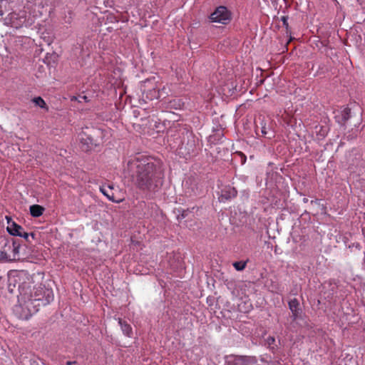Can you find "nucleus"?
I'll list each match as a JSON object with an SVG mask.
<instances>
[{
	"label": "nucleus",
	"instance_id": "obj_1",
	"mask_svg": "<svg viewBox=\"0 0 365 365\" xmlns=\"http://www.w3.org/2000/svg\"><path fill=\"white\" fill-rule=\"evenodd\" d=\"M25 279L19 286L18 304L14 307V314L20 319L27 320L36 314L41 306H45L53 300L51 289L33 285L32 278L24 274Z\"/></svg>",
	"mask_w": 365,
	"mask_h": 365
},
{
	"label": "nucleus",
	"instance_id": "obj_2",
	"mask_svg": "<svg viewBox=\"0 0 365 365\" xmlns=\"http://www.w3.org/2000/svg\"><path fill=\"white\" fill-rule=\"evenodd\" d=\"M130 169L133 185L143 193H155L163 185V170L153 158L145 156L137 158L130 163Z\"/></svg>",
	"mask_w": 365,
	"mask_h": 365
},
{
	"label": "nucleus",
	"instance_id": "obj_3",
	"mask_svg": "<svg viewBox=\"0 0 365 365\" xmlns=\"http://www.w3.org/2000/svg\"><path fill=\"white\" fill-rule=\"evenodd\" d=\"M41 16V13L38 11L37 14L35 11H29V16L26 15V11H23L19 13L11 12L8 16L4 19V24L11 27L19 29L23 26L31 25L34 19Z\"/></svg>",
	"mask_w": 365,
	"mask_h": 365
},
{
	"label": "nucleus",
	"instance_id": "obj_4",
	"mask_svg": "<svg viewBox=\"0 0 365 365\" xmlns=\"http://www.w3.org/2000/svg\"><path fill=\"white\" fill-rule=\"evenodd\" d=\"M6 218L8 220V222H7L8 225H7L6 230L10 235H11L13 236H19V237H24L26 240V241L29 243L31 242L30 237H31L33 240L35 239V237H36L35 233H34V232L28 233V232H24V228L21 225L16 224L15 222L12 221L11 219H9L7 217H6Z\"/></svg>",
	"mask_w": 365,
	"mask_h": 365
},
{
	"label": "nucleus",
	"instance_id": "obj_5",
	"mask_svg": "<svg viewBox=\"0 0 365 365\" xmlns=\"http://www.w3.org/2000/svg\"><path fill=\"white\" fill-rule=\"evenodd\" d=\"M130 98V103L133 106H142L149 101L160 97L159 93H133L128 96Z\"/></svg>",
	"mask_w": 365,
	"mask_h": 365
},
{
	"label": "nucleus",
	"instance_id": "obj_6",
	"mask_svg": "<svg viewBox=\"0 0 365 365\" xmlns=\"http://www.w3.org/2000/svg\"><path fill=\"white\" fill-rule=\"evenodd\" d=\"M12 241L0 236V260H15V254L12 253Z\"/></svg>",
	"mask_w": 365,
	"mask_h": 365
},
{
	"label": "nucleus",
	"instance_id": "obj_7",
	"mask_svg": "<svg viewBox=\"0 0 365 365\" xmlns=\"http://www.w3.org/2000/svg\"><path fill=\"white\" fill-rule=\"evenodd\" d=\"M210 19L212 22L227 24L230 20V13L225 6H220L211 14Z\"/></svg>",
	"mask_w": 365,
	"mask_h": 365
},
{
	"label": "nucleus",
	"instance_id": "obj_8",
	"mask_svg": "<svg viewBox=\"0 0 365 365\" xmlns=\"http://www.w3.org/2000/svg\"><path fill=\"white\" fill-rule=\"evenodd\" d=\"M80 146L82 150L88 151L98 144L97 139H95L93 135L86 131H82L78 135Z\"/></svg>",
	"mask_w": 365,
	"mask_h": 365
},
{
	"label": "nucleus",
	"instance_id": "obj_9",
	"mask_svg": "<svg viewBox=\"0 0 365 365\" xmlns=\"http://www.w3.org/2000/svg\"><path fill=\"white\" fill-rule=\"evenodd\" d=\"M237 191L230 185L225 186L221 190L220 198L222 201L228 200L237 196Z\"/></svg>",
	"mask_w": 365,
	"mask_h": 365
},
{
	"label": "nucleus",
	"instance_id": "obj_10",
	"mask_svg": "<svg viewBox=\"0 0 365 365\" xmlns=\"http://www.w3.org/2000/svg\"><path fill=\"white\" fill-rule=\"evenodd\" d=\"M288 305L290 311L292 312L293 320L297 319L302 312L298 299L296 298L291 299L288 302Z\"/></svg>",
	"mask_w": 365,
	"mask_h": 365
},
{
	"label": "nucleus",
	"instance_id": "obj_11",
	"mask_svg": "<svg viewBox=\"0 0 365 365\" xmlns=\"http://www.w3.org/2000/svg\"><path fill=\"white\" fill-rule=\"evenodd\" d=\"M113 186H108V188L101 187L100 188L101 192L106 195L110 201L116 203L121 202L123 199L120 197H116L112 192Z\"/></svg>",
	"mask_w": 365,
	"mask_h": 365
},
{
	"label": "nucleus",
	"instance_id": "obj_12",
	"mask_svg": "<svg viewBox=\"0 0 365 365\" xmlns=\"http://www.w3.org/2000/svg\"><path fill=\"white\" fill-rule=\"evenodd\" d=\"M237 365H256L257 359L253 356H237L235 359Z\"/></svg>",
	"mask_w": 365,
	"mask_h": 365
},
{
	"label": "nucleus",
	"instance_id": "obj_13",
	"mask_svg": "<svg viewBox=\"0 0 365 365\" xmlns=\"http://www.w3.org/2000/svg\"><path fill=\"white\" fill-rule=\"evenodd\" d=\"M118 323L120 325L121 329L124 334L127 336L130 337L133 333L132 327L126 322L119 319Z\"/></svg>",
	"mask_w": 365,
	"mask_h": 365
},
{
	"label": "nucleus",
	"instance_id": "obj_14",
	"mask_svg": "<svg viewBox=\"0 0 365 365\" xmlns=\"http://www.w3.org/2000/svg\"><path fill=\"white\" fill-rule=\"evenodd\" d=\"M44 208L39 205H33L30 207V213L34 217H40L43 215Z\"/></svg>",
	"mask_w": 365,
	"mask_h": 365
},
{
	"label": "nucleus",
	"instance_id": "obj_15",
	"mask_svg": "<svg viewBox=\"0 0 365 365\" xmlns=\"http://www.w3.org/2000/svg\"><path fill=\"white\" fill-rule=\"evenodd\" d=\"M351 117V109L349 108H345L341 112L340 119L338 120V122L341 124H344Z\"/></svg>",
	"mask_w": 365,
	"mask_h": 365
},
{
	"label": "nucleus",
	"instance_id": "obj_16",
	"mask_svg": "<svg viewBox=\"0 0 365 365\" xmlns=\"http://www.w3.org/2000/svg\"><path fill=\"white\" fill-rule=\"evenodd\" d=\"M114 74H115V81L113 82V81H110V84L112 86H113V89L114 90H117L118 88H119V86L121 84V80H120V76H121V71L120 69H117V70H114L113 71Z\"/></svg>",
	"mask_w": 365,
	"mask_h": 365
},
{
	"label": "nucleus",
	"instance_id": "obj_17",
	"mask_svg": "<svg viewBox=\"0 0 365 365\" xmlns=\"http://www.w3.org/2000/svg\"><path fill=\"white\" fill-rule=\"evenodd\" d=\"M260 130L262 133V136L263 137H266L267 138L271 139L274 136L273 135H269V127L267 126L266 123L264 122L263 120L260 122Z\"/></svg>",
	"mask_w": 365,
	"mask_h": 365
},
{
	"label": "nucleus",
	"instance_id": "obj_18",
	"mask_svg": "<svg viewBox=\"0 0 365 365\" xmlns=\"http://www.w3.org/2000/svg\"><path fill=\"white\" fill-rule=\"evenodd\" d=\"M31 101L36 106L44 108L46 110H48L46 102L41 97H35Z\"/></svg>",
	"mask_w": 365,
	"mask_h": 365
},
{
	"label": "nucleus",
	"instance_id": "obj_19",
	"mask_svg": "<svg viewBox=\"0 0 365 365\" xmlns=\"http://www.w3.org/2000/svg\"><path fill=\"white\" fill-rule=\"evenodd\" d=\"M84 93H79L77 96H71V100L73 101H78L79 103H81L83 101L85 102L88 101V97L85 95H83Z\"/></svg>",
	"mask_w": 365,
	"mask_h": 365
},
{
	"label": "nucleus",
	"instance_id": "obj_20",
	"mask_svg": "<svg viewBox=\"0 0 365 365\" xmlns=\"http://www.w3.org/2000/svg\"><path fill=\"white\" fill-rule=\"evenodd\" d=\"M12 244H13V247H12V250H11L12 253L15 254V259H16L19 257V254L20 245L19 242H17L15 240H12Z\"/></svg>",
	"mask_w": 365,
	"mask_h": 365
},
{
	"label": "nucleus",
	"instance_id": "obj_21",
	"mask_svg": "<svg viewBox=\"0 0 365 365\" xmlns=\"http://www.w3.org/2000/svg\"><path fill=\"white\" fill-rule=\"evenodd\" d=\"M247 262L243 261L235 262L233 263V267L237 271H242L245 269Z\"/></svg>",
	"mask_w": 365,
	"mask_h": 365
},
{
	"label": "nucleus",
	"instance_id": "obj_22",
	"mask_svg": "<svg viewBox=\"0 0 365 365\" xmlns=\"http://www.w3.org/2000/svg\"><path fill=\"white\" fill-rule=\"evenodd\" d=\"M281 21H282L283 26L288 30L289 24H288V16H283L281 17Z\"/></svg>",
	"mask_w": 365,
	"mask_h": 365
},
{
	"label": "nucleus",
	"instance_id": "obj_23",
	"mask_svg": "<svg viewBox=\"0 0 365 365\" xmlns=\"http://www.w3.org/2000/svg\"><path fill=\"white\" fill-rule=\"evenodd\" d=\"M266 341H267V344L269 345V346H272L274 344L275 342V338L274 336H268L267 339H266Z\"/></svg>",
	"mask_w": 365,
	"mask_h": 365
},
{
	"label": "nucleus",
	"instance_id": "obj_24",
	"mask_svg": "<svg viewBox=\"0 0 365 365\" xmlns=\"http://www.w3.org/2000/svg\"><path fill=\"white\" fill-rule=\"evenodd\" d=\"M49 58H53V60L54 61L56 60L57 56L55 53H53V54H51L50 56H48V54H47V56H46V59H45V62H46L47 63H50V61L48 60Z\"/></svg>",
	"mask_w": 365,
	"mask_h": 365
},
{
	"label": "nucleus",
	"instance_id": "obj_25",
	"mask_svg": "<svg viewBox=\"0 0 365 365\" xmlns=\"http://www.w3.org/2000/svg\"><path fill=\"white\" fill-rule=\"evenodd\" d=\"M237 154L241 157L242 164H245L247 160L246 155L242 152H238Z\"/></svg>",
	"mask_w": 365,
	"mask_h": 365
},
{
	"label": "nucleus",
	"instance_id": "obj_26",
	"mask_svg": "<svg viewBox=\"0 0 365 365\" xmlns=\"http://www.w3.org/2000/svg\"><path fill=\"white\" fill-rule=\"evenodd\" d=\"M114 3V0H105V4L107 6L111 7Z\"/></svg>",
	"mask_w": 365,
	"mask_h": 365
},
{
	"label": "nucleus",
	"instance_id": "obj_27",
	"mask_svg": "<svg viewBox=\"0 0 365 365\" xmlns=\"http://www.w3.org/2000/svg\"><path fill=\"white\" fill-rule=\"evenodd\" d=\"M35 6H38V8H43V4L41 3V2H38V1H35V3L34 4Z\"/></svg>",
	"mask_w": 365,
	"mask_h": 365
},
{
	"label": "nucleus",
	"instance_id": "obj_28",
	"mask_svg": "<svg viewBox=\"0 0 365 365\" xmlns=\"http://www.w3.org/2000/svg\"><path fill=\"white\" fill-rule=\"evenodd\" d=\"M153 81H155V78H153L152 79L151 78L150 79H147L146 81H145L143 82V83L145 85L147 84V83H150Z\"/></svg>",
	"mask_w": 365,
	"mask_h": 365
},
{
	"label": "nucleus",
	"instance_id": "obj_29",
	"mask_svg": "<svg viewBox=\"0 0 365 365\" xmlns=\"http://www.w3.org/2000/svg\"><path fill=\"white\" fill-rule=\"evenodd\" d=\"M76 361H68L66 362V365H73L74 364H76Z\"/></svg>",
	"mask_w": 365,
	"mask_h": 365
},
{
	"label": "nucleus",
	"instance_id": "obj_30",
	"mask_svg": "<svg viewBox=\"0 0 365 365\" xmlns=\"http://www.w3.org/2000/svg\"><path fill=\"white\" fill-rule=\"evenodd\" d=\"M228 365H237V364H236V361H235V360H234V361H233V362H229V363H228Z\"/></svg>",
	"mask_w": 365,
	"mask_h": 365
},
{
	"label": "nucleus",
	"instance_id": "obj_31",
	"mask_svg": "<svg viewBox=\"0 0 365 365\" xmlns=\"http://www.w3.org/2000/svg\"><path fill=\"white\" fill-rule=\"evenodd\" d=\"M123 93H121V94H120V98H122V97H123Z\"/></svg>",
	"mask_w": 365,
	"mask_h": 365
},
{
	"label": "nucleus",
	"instance_id": "obj_32",
	"mask_svg": "<svg viewBox=\"0 0 365 365\" xmlns=\"http://www.w3.org/2000/svg\"><path fill=\"white\" fill-rule=\"evenodd\" d=\"M27 9H30V6H29V4L27 5Z\"/></svg>",
	"mask_w": 365,
	"mask_h": 365
}]
</instances>
